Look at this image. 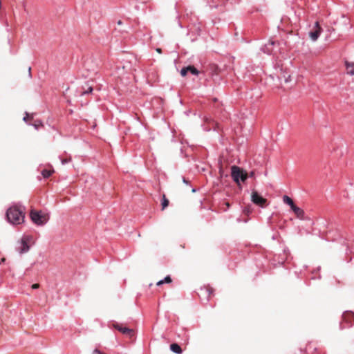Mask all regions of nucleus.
Returning a JSON list of instances; mask_svg holds the SVG:
<instances>
[{
    "instance_id": "obj_3",
    "label": "nucleus",
    "mask_w": 354,
    "mask_h": 354,
    "mask_svg": "<svg viewBox=\"0 0 354 354\" xmlns=\"http://www.w3.org/2000/svg\"><path fill=\"white\" fill-rule=\"evenodd\" d=\"M30 218L35 224L43 225L48 222L49 217L47 214H44L41 211L32 210L30 212Z\"/></svg>"
},
{
    "instance_id": "obj_6",
    "label": "nucleus",
    "mask_w": 354,
    "mask_h": 354,
    "mask_svg": "<svg viewBox=\"0 0 354 354\" xmlns=\"http://www.w3.org/2000/svg\"><path fill=\"white\" fill-rule=\"evenodd\" d=\"M315 26L316 30L315 31H311L309 32V36L311 40L313 41H315L318 39L322 32V28H320L319 23L317 21L315 22Z\"/></svg>"
},
{
    "instance_id": "obj_15",
    "label": "nucleus",
    "mask_w": 354,
    "mask_h": 354,
    "mask_svg": "<svg viewBox=\"0 0 354 354\" xmlns=\"http://www.w3.org/2000/svg\"><path fill=\"white\" fill-rule=\"evenodd\" d=\"M283 201L284 203L290 205L292 204V203L293 202V201L288 196H283Z\"/></svg>"
},
{
    "instance_id": "obj_27",
    "label": "nucleus",
    "mask_w": 354,
    "mask_h": 354,
    "mask_svg": "<svg viewBox=\"0 0 354 354\" xmlns=\"http://www.w3.org/2000/svg\"><path fill=\"white\" fill-rule=\"evenodd\" d=\"M28 117V114L26 113V116H25V117L24 118V119H23V120H24V121L26 122V120H27Z\"/></svg>"
},
{
    "instance_id": "obj_21",
    "label": "nucleus",
    "mask_w": 354,
    "mask_h": 354,
    "mask_svg": "<svg viewBox=\"0 0 354 354\" xmlns=\"http://www.w3.org/2000/svg\"><path fill=\"white\" fill-rule=\"evenodd\" d=\"M92 91H93L92 87H89V88H88V90L84 91V92L82 93V95H85V94L89 93H91V92H92Z\"/></svg>"
},
{
    "instance_id": "obj_16",
    "label": "nucleus",
    "mask_w": 354,
    "mask_h": 354,
    "mask_svg": "<svg viewBox=\"0 0 354 354\" xmlns=\"http://www.w3.org/2000/svg\"><path fill=\"white\" fill-rule=\"evenodd\" d=\"M188 72L191 73L193 75H198V70L193 66H189V71Z\"/></svg>"
},
{
    "instance_id": "obj_29",
    "label": "nucleus",
    "mask_w": 354,
    "mask_h": 354,
    "mask_svg": "<svg viewBox=\"0 0 354 354\" xmlns=\"http://www.w3.org/2000/svg\"><path fill=\"white\" fill-rule=\"evenodd\" d=\"M183 181L184 183H186V184L188 183V182L187 181V180L185 178H183Z\"/></svg>"
},
{
    "instance_id": "obj_2",
    "label": "nucleus",
    "mask_w": 354,
    "mask_h": 354,
    "mask_svg": "<svg viewBox=\"0 0 354 354\" xmlns=\"http://www.w3.org/2000/svg\"><path fill=\"white\" fill-rule=\"evenodd\" d=\"M231 176L234 181L239 185L240 182H245L248 178V174L238 166L231 167Z\"/></svg>"
},
{
    "instance_id": "obj_10",
    "label": "nucleus",
    "mask_w": 354,
    "mask_h": 354,
    "mask_svg": "<svg viewBox=\"0 0 354 354\" xmlns=\"http://www.w3.org/2000/svg\"><path fill=\"white\" fill-rule=\"evenodd\" d=\"M116 330H118L119 332H124V333H126V332H133V329L132 328H127L126 326H120L119 324H113Z\"/></svg>"
},
{
    "instance_id": "obj_11",
    "label": "nucleus",
    "mask_w": 354,
    "mask_h": 354,
    "mask_svg": "<svg viewBox=\"0 0 354 354\" xmlns=\"http://www.w3.org/2000/svg\"><path fill=\"white\" fill-rule=\"evenodd\" d=\"M353 317L354 314L352 312H346L343 314V319L346 322H349L350 324H352L351 319Z\"/></svg>"
},
{
    "instance_id": "obj_31",
    "label": "nucleus",
    "mask_w": 354,
    "mask_h": 354,
    "mask_svg": "<svg viewBox=\"0 0 354 354\" xmlns=\"http://www.w3.org/2000/svg\"><path fill=\"white\" fill-rule=\"evenodd\" d=\"M118 24H119V25L122 24V21H121L120 20H119V21H118Z\"/></svg>"
},
{
    "instance_id": "obj_17",
    "label": "nucleus",
    "mask_w": 354,
    "mask_h": 354,
    "mask_svg": "<svg viewBox=\"0 0 354 354\" xmlns=\"http://www.w3.org/2000/svg\"><path fill=\"white\" fill-rule=\"evenodd\" d=\"M169 205V201L165 198V196H163V198L162 201V208L164 209L166 208Z\"/></svg>"
},
{
    "instance_id": "obj_4",
    "label": "nucleus",
    "mask_w": 354,
    "mask_h": 354,
    "mask_svg": "<svg viewBox=\"0 0 354 354\" xmlns=\"http://www.w3.org/2000/svg\"><path fill=\"white\" fill-rule=\"evenodd\" d=\"M251 200L254 204L262 207L266 203V199L261 196L256 191L252 192Z\"/></svg>"
},
{
    "instance_id": "obj_25",
    "label": "nucleus",
    "mask_w": 354,
    "mask_h": 354,
    "mask_svg": "<svg viewBox=\"0 0 354 354\" xmlns=\"http://www.w3.org/2000/svg\"><path fill=\"white\" fill-rule=\"evenodd\" d=\"M68 162V160H66V159H63V160H62V163L63 165L66 164V162Z\"/></svg>"
},
{
    "instance_id": "obj_23",
    "label": "nucleus",
    "mask_w": 354,
    "mask_h": 354,
    "mask_svg": "<svg viewBox=\"0 0 354 354\" xmlns=\"http://www.w3.org/2000/svg\"><path fill=\"white\" fill-rule=\"evenodd\" d=\"M289 206L290 207V208H291V209H292V210H293V209H294L295 207H297V206L295 205L294 202H292V204H291V205H290Z\"/></svg>"
},
{
    "instance_id": "obj_24",
    "label": "nucleus",
    "mask_w": 354,
    "mask_h": 354,
    "mask_svg": "<svg viewBox=\"0 0 354 354\" xmlns=\"http://www.w3.org/2000/svg\"><path fill=\"white\" fill-rule=\"evenodd\" d=\"M38 288H39V284H37V283H35L32 286V288H33V289H37Z\"/></svg>"
},
{
    "instance_id": "obj_26",
    "label": "nucleus",
    "mask_w": 354,
    "mask_h": 354,
    "mask_svg": "<svg viewBox=\"0 0 354 354\" xmlns=\"http://www.w3.org/2000/svg\"><path fill=\"white\" fill-rule=\"evenodd\" d=\"M127 335H128V337H129L130 339L133 336V333H127Z\"/></svg>"
},
{
    "instance_id": "obj_5",
    "label": "nucleus",
    "mask_w": 354,
    "mask_h": 354,
    "mask_svg": "<svg viewBox=\"0 0 354 354\" xmlns=\"http://www.w3.org/2000/svg\"><path fill=\"white\" fill-rule=\"evenodd\" d=\"M28 240V237L24 236L18 242L17 250L19 253H24L29 250V246L27 243Z\"/></svg>"
},
{
    "instance_id": "obj_32",
    "label": "nucleus",
    "mask_w": 354,
    "mask_h": 354,
    "mask_svg": "<svg viewBox=\"0 0 354 354\" xmlns=\"http://www.w3.org/2000/svg\"><path fill=\"white\" fill-rule=\"evenodd\" d=\"M30 70H31V68H30V67H29V68H28L29 75H30Z\"/></svg>"
},
{
    "instance_id": "obj_13",
    "label": "nucleus",
    "mask_w": 354,
    "mask_h": 354,
    "mask_svg": "<svg viewBox=\"0 0 354 354\" xmlns=\"http://www.w3.org/2000/svg\"><path fill=\"white\" fill-rule=\"evenodd\" d=\"M170 282H171V277L169 276H167L165 277L164 279L158 281L156 284H157V286H160L165 283H169Z\"/></svg>"
},
{
    "instance_id": "obj_19",
    "label": "nucleus",
    "mask_w": 354,
    "mask_h": 354,
    "mask_svg": "<svg viewBox=\"0 0 354 354\" xmlns=\"http://www.w3.org/2000/svg\"><path fill=\"white\" fill-rule=\"evenodd\" d=\"M189 71V66L183 68L180 71V75L184 77L187 75Z\"/></svg>"
},
{
    "instance_id": "obj_12",
    "label": "nucleus",
    "mask_w": 354,
    "mask_h": 354,
    "mask_svg": "<svg viewBox=\"0 0 354 354\" xmlns=\"http://www.w3.org/2000/svg\"><path fill=\"white\" fill-rule=\"evenodd\" d=\"M171 350L176 353L180 354L182 353V349L180 346L178 344H171L170 345Z\"/></svg>"
},
{
    "instance_id": "obj_14",
    "label": "nucleus",
    "mask_w": 354,
    "mask_h": 354,
    "mask_svg": "<svg viewBox=\"0 0 354 354\" xmlns=\"http://www.w3.org/2000/svg\"><path fill=\"white\" fill-rule=\"evenodd\" d=\"M53 172V171H51V170L44 169L41 171V174L44 178H48L52 174Z\"/></svg>"
},
{
    "instance_id": "obj_18",
    "label": "nucleus",
    "mask_w": 354,
    "mask_h": 354,
    "mask_svg": "<svg viewBox=\"0 0 354 354\" xmlns=\"http://www.w3.org/2000/svg\"><path fill=\"white\" fill-rule=\"evenodd\" d=\"M32 125L35 129L38 130L41 127L43 126V124L41 121H36Z\"/></svg>"
},
{
    "instance_id": "obj_22",
    "label": "nucleus",
    "mask_w": 354,
    "mask_h": 354,
    "mask_svg": "<svg viewBox=\"0 0 354 354\" xmlns=\"http://www.w3.org/2000/svg\"><path fill=\"white\" fill-rule=\"evenodd\" d=\"M254 176V172L251 171L249 174H248V177L253 178Z\"/></svg>"
},
{
    "instance_id": "obj_28",
    "label": "nucleus",
    "mask_w": 354,
    "mask_h": 354,
    "mask_svg": "<svg viewBox=\"0 0 354 354\" xmlns=\"http://www.w3.org/2000/svg\"><path fill=\"white\" fill-rule=\"evenodd\" d=\"M156 50L158 53H161V52H162L161 48H156Z\"/></svg>"
},
{
    "instance_id": "obj_20",
    "label": "nucleus",
    "mask_w": 354,
    "mask_h": 354,
    "mask_svg": "<svg viewBox=\"0 0 354 354\" xmlns=\"http://www.w3.org/2000/svg\"><path fill=\"white\" fill-rule=\"evenodd\" d=\"M290 74H287V73H285L283 75V78L284 79V81L286 82H289L290 81Z\"/></svg>"
},
{
    "instance_id": "obj_8",
    "label": "nucleus",
    "mask_w": 354,
    "mask_h": 354,
    "mask_svg": "<svg viewBox=\"0 0 354 354\" xmlns=\"http://www.w3.org/2000/svg\"><path fill=\"white\" fill-rule=\"evenodd\" d=\"M275 42L273 41H269L267 44L263 48V50L264 53L270 54L272 52V46L274 45Z\"/></svg>"
},
{
    "instance_id": "obj_1",
    "label": "nucleus",
    "mask_w": 354,
    "mask_h": 354,
    "mask_svg": "<svg viewBox=\"0 0 354 354\" xmlns=\"http://www.w3.org/2000/svg\"><path fill=\"white\" fill-rule=\"evenodd\" d=\"M8 221L13 225H19L24 220V213L17 206L10 207L6 212Z\"/></svg>"
},
{
    "instance_id": "obj_9",
    "label": "nucleus",
    "mask_w": 354,
    "mask_h": 354,
    "mask_svg": "<svg viewBox=\"0 0 354 354\" xmlns=\"http://www.w3.org/2000/svg\"><path fill=\"white\" fill-rule=\"evenodd\" d=\"M292 212L295 214L297 218L300 219H303L304 217V212L303 209L297 206L292 210Z\"/></svg>"
},
{
    "instance_id": "obj_7",
    "label": "nucleus",
    "mask_w": 354,
    "mask_h": 354,
    "mask_svg": "<svg viewBox=\"0 0 354 354\" xmlns=\"http://www.w3.org/2000/svg\"><path fill=\"white\" fill-rule=\"evenodd\" d=\"M345 66L346 68L347 73L350 75H354V63L345 61Z\"/></svg>"
},
{
    "instance_id": "obj_30",
    "label": "nucleus",
    "mask_w": 354,
    "mask_h": 354,
    "mask_svg": "<svg viewBox=\"0 0 354 354\" xmlns=\"http://www.w3.org/2000/svg\"><path fill=\"white\" fill-rule=\"evenodd\" d=\"M4 261H5V259H4V258L1 259L0 260V265H1L3 262H4Z\"/></svg>"
}]
</instances>
